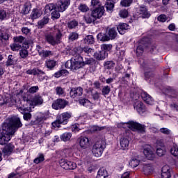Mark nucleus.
Here are the masks:
<instances>
[{"label":"nucleus","mask_w":178,"mask_h":178,"mask_svg":"<svg viewBox=\"0 0 178 178\" xmlns=\"http://www.w3.org/2000/svg\"><path fill=\"white\" fill-rule=\"evenodd\" d=\"M66 105H67V102L65 99H58L54 101L52 104L53 109H63L65 108Z\"/></svg>","instance_id":"f8f14e48"},{"label":"nucleus","mask_w":178,"mask_h":178,"mask_svg":"<svg viewBox=\"0 0 178 178\" xmlns=\"http://www.w3.org/2000/svg\"><path fill=\"white\" fill-rule=\"evenodd\" d=\"M96 178H108V172L104 168H100Z\"/></svg>","instance_id":"c756f323"},{"label":"nucleus","mask_w":178,"mask_h":178,"mask_svg":"<svg viewBox=\"0 0 178 178\" xmlns=\"http://www.w3.org/2000/svg\"><path fill=\"white\" fill-rule=\"evenodd\" d=\"M147 47H148V44H147V39L140 40L136 50L137 56H141L144 53V49H145Z\"/></svg>","instance_id":"1a4fd4ad"},{"label":"nucleus","mask_w":178,"mask_h":178,"mask_svg":"<svg viewBox=\"0 0 178 178\" xmlns=\"http://www.w3.org/2000/svg\"><path fill=\"white\" fill-rule=\"evenodd\" d=\"M143 172L146 176H148V175H152V173L154 172V165L152 164H145L143 165Z\"/></svg>","instance_id":"393cba45"},{"label":"nucleus","mask_w":178,"mask_h":178,"mask_svg":"<svg viewBox=\"0 0 178 178\" xmlns=\"http://www.w3.org/2000/svg\"><path fill=\"white\" fill-rule=\"evenodd\" d=\"M70 5V0H60L56 5L58 12H65Z\"/></svg>","instance_id":"ddd939ff"},{"label":"nucleus","mask_w":178,"mask_h":178,"mask_svg":"<svg viewBox=\"0 0 178 178\" xmlns=\"http://www.w3.org/2000/svg\"><path fill=\"white\" fill-rule=\"evenodd\" d=\"M41 17V12H40V10L35 9L32 11L31 14V18L34 20L35 19H38V17Z\"/></svg>","instance_id":"f704fd0d"},{"label":"nucleus","mask_w":178,"mask_h":178,"mask_svg":"<svg viewBox=\"0 0 178 178\" xmlns=\"http://www.w3.org/2000/svg\"><path fill=\"white\" fill-rule=\"evenodd\" d=\"M79 145L81 148H83V149H86V148H88V147L90 146V140H88V138L81 136L80 138Z\"/></svg>","instance_id":"aec40b11"},{"label":"nucleus","mask_w":178,"mask_h":178,"mask_svg":"<svg viewBox=\"0 0 178 178\" xmlns=\"http://www.w3.org/2000/svg\"><path fill=\"white\" fill-rule=\"evenodd\" d=\"M38 90H40V88L38 86H32L29 89L28 92L30 94H35V92H37Z\"/></svg>","instance_id":"69168bd1"},{"label":"nucleus","mask_w":178,"mask_h":178,"mask_svg":"<svg viewBox=\"0 0 178 178\" xmlns=\"http://www.w3.org/2000/svg\"><path fill=\"white\" fill-rule=\"evenodd\" d=\"M120 144L122 149L124 150L129 148L130 142L129 141V138L127 137H122L120 138Z\"/></svg>","instance_id":"5701e85b"},{"label":"nucleus","mask_w":178,"mask_h":178,"mask_svg":"<svg viewBox=\"0 0 178 178\" xmlns=\"http://www.w3.org/2000/svg\"><path fill=\"white\" fill-rule=\"evenodd\" d=\"M143 154L149 161H153V159L155 158V153H154L152 147H151V145H148L144 148Z\"/></svg>","instance_id":"4468645a"},{"label":"nucleus","mask_w":178,"mask_h":178,"mask_svg":"<svg viewBox=\"0 0 178 178\" xmlns=\"http://www.w3.org/2000/svg\"><path fill=\"white\" fill-rule=\"evenodd\" d=\"M81 64H82V67H83V66H86V65H91V63H92L93 60L92 58H85V60H83V57L81 56Z\"/></svg>","instance_id":"5fc2aeb1"},{"label":"nucleus","mask_w":178,"mask_h":178,"mask_svg":"<svg viewBox=\"0 0 178 178\" xmlns=\"http://www.w3.org/2000/svg\"><path fill=\"white\" fill-rule=\"evenodd\" d=\"M31 6L30 3H26L24 5L23 9L22 10V13L23 15H28V13H30Z\"/></svg>","instance_id":"ea45409f"},{"label":"nucleus","mask_w":178,"mask_h":178,"mask_svg":"<svg viewBox=\"0 0 178 178\" xmlns=\"http://www.w3.org/2000/svg\"><path fill=\"white\" fill-rule=\"evenodd\" d=\"M13 148L15 147L12 144H8L7 145L5 146V147L3 149V153L4 155H10L12 152H13Z\"/></svg>","instance_id":"a878e982"},{"label":"nucleus","mask_w":178,"mask_h":178,"mask_svg":"<svg viewBox=\"0 0 178 178\" xmlns=\"http://www.w3.org/2000/svg\"><path fill=\"white\" fill-rule=\"evenodd\" d=\"M118 127H123L124 129L128 127V129H131V130H137L139 131V133H144L145 131V127L144 125L134 121H129L128 122H120L118 124Z\"/></svg>","instance_id":"39448f33"},{"label":"nucleus","mask_w":178,"mask_h":178,"mask_svg":"<svg viewBox=\"0 0 178 178\" xmlns=\"http://www.w3.org/2000/svg\"><path fill=\"white\" fill-rule=\"evenodd\" d=\"M79 39V33L76 32H72L68 35V41L70 42H73V41H76V40Z\"/></svg>","instance_id":"72a5a7b5"},{"label":"nucleus","mask_w":178,"mask_h":178,"mask_svg":"<svg viewBox=\"0 0 178 178\" xmlns=\"http://www.w3.org/2000/svg\"><path fill=\"white\" fill-rule=\"evenodd\" d=\"M70 95L71 98L81 97V95H83V88H81V87L73 88L70 92Z\"/></svg>","instance_id":"f3484780"},{"label":"nucleus","mask_w":178,"mask_h":178,"mask_svg":"<svg viewBox=\"0 0 178 178\" xmlns=\"http://www.w3.org/2000/svg\"><path fill=\"white\" fill-rule=\"evenodd\" d=\"M19 55L21 58H22L23 59H25V58H27V56H29V51L26 49H22L19 51Z\"/></svg>","instance_id":"052dcab7"},{"label":"nucleus","mask_w":178,"mask_h":178,"mask_svg":"<svg viewBox=\"0 0 178 178\" xmlns=\"http://www.w3.org/2000/svg\"><path fill=\"white\" fill-rule=\"evenodd\" d=\"M97 40H99V41H102L103 42H105V41H109V40L111 39L109 38L108 33H99L97 35Z\"/></svg>","instance_id":"473e14b6"},{"label":"nucleus","mask_w":178,"mask_h":178,"mask_svg":"<svg viewBox=\"0 0 178 178\" xmlns=\"http://www.w3.org/2000/svg\"><path fill=\"white\" fill-rule=\"evenodd\" d=\"M79 26V22L76 20H72L68 22V29H76Z\"/></svg>","instance_id":"4d7b16f0"},{"label":"nucleus","mask_w":178,"mask_h":178,"mask_svg":"<svg viewBox=\"0 0 178 178\" xmlns=\"http://www.w3.org/2000/svg\"><path fill=\"white\" fill-rule=\"evenodd\" d=\"M16 62H17V60H16V57L13 55H9L6 65V66H13L16 65Z\"/></svg>","instance_id":"cd10ccee"},{"label":"nucleus","mask_w":178,"mask_h":178,"mask_svg":"<svg viewBox=\"0 0 178 178\" xmlns=\"http://www.w3.org/2000/svg\"><path fill=\"white\" fill-rule=\"evenodd\" d=\"M111 92V87L109 86H104L102 90V95H108Z\"/></svg>","instance_id":"6e6d98bb"},{"label":"nucleus","mask_w":178,"mask_h":178,"mask_svg":"<svg viewBox=\"0 0 178 178\" xmlns=\"http://www.w3.org/2000/svg\"><path fill=\"white\" fill-rule=\"evenodd\" d=\"M163 92H165V94H168V95L172 96V98H176L177 97V91L170 86H167L166 88H165L163 89Z\"/></svg>","instance_id":"a211bd4d"},{"label":"nucleus","mask_w":178,"mask_h":178,"mask_svg":"<svg viewBox=\"0 0 178 178\" xmlns=\"http://www.w3.org/2000/svg\"><path fill=\"white\" fill-rule=\"evenodd\" d=\"M142 99L147 104V105H152L154 104V99L151 95H148L147 92L143 90L140 93Z\"/></svg>","instance_id":"2eb2a0df"},{"label":"nucleus","mask_w":178,"mask_h":178,"mask_svg":"<svg viewBox=\"0 0 178 178\" xmlns=\"http://www.w3.org/2000/svg\"><path fill=\"white\" fill-rule=\"evenodd\" d=\"M138 13L140 15L139 17H143V19H147L151 16L146 7H140Z\"/></svg>","instance_id":"4be33fe9"},{"label":"nucleus","mask_w":178,"mask_h":178,"mask_svg":"<svg viewBox=\"0 0 178 178\" xmlns=\"http://www.w3.org/2000/svg\"><path fill=\"white\" fill-rule=\"evenodd\" d=\"M46 41L51 45L55 46L60 44L62 40V32L55 29L52 32L47 33L45 35Z\"/></svg>","instance_id":"f03ea898"},{"label":"nucleus","mask_w":178,"mask_h":178,"mask_svg":"<svg viewBox=\"0 0 178 178\" xmlns=\"http://www.w3.org/2000/svg\"><path fill=\"white\" fill-rule=\"evenodd\" d=\"M159 131L163 134H165L166 136H169L170 134V130L168 128H161Z\"/></svg>","instance_id":"774afa93"},{"label":"nucleus","mask_w":178,"mask_h":178,"mask_svg":"<svg viewBox=\"0 0 178 178\" xmlns=\"http://www.w3.org/2000/svg\"><path fill=\"white\" fill-rule=\"evenodd\" d=\"M95 39L94 36L92 35H87L84 39H83V42L84 44H92L95 42Z\"/></svg>","instance_id":"c9c22d12"},{"label":"nucleus","mask_w":178,"mask_h":178,"mask_svg":"<svg viewBox=\"0 0 178 178\" xmlns=\"http://www.w3.org/2000/svg\"><path fill=\"white\" fill-rule=\"evenodd\" d=\"M138 63L142 67H143V69H145V70H148V69L151 67V64L149 63V61L143 58H139Z\"/></svg>","instance_id":"b1692460"},{"label":"nucleus","mask_w":178,"mask_h":178,"mask_svg":"<svg viewBox=\"0 0 178 178\" xmlns=\"http://www.w3.org/2000/svg\"><path fill=\"white\" fill-rule=\"evenodd\" d=\"M40 56L42 58H48V56H51L52 55V51L48 50H42V52H40Z\"/></svg>","instance_id":"3c124183"},{"label":"nucleus","mask_w":178,"mask_h":178,"mask_svg":"<svg viewBox=\"0 0 178 178\" xmlns=\"http://www.w3.org/2000/svg\"><path fill=\"white\" fill-rule=\"evenodd\" d=\"M129 165L131 168H137L140 165V161L137 159L132 158L129 161Z\"/></svg>","instance_id":"de8ad7c7"},{"label":"nucleus","mask_w":178,"mask_h":178,"mask_svg":"<svg viewBox=\"0 0 178 178\" xmlns=\"http://www.w3.org/2000/svg\"><path fill=\"white\" fill-rule=\"evenodd\" d=\"M105 6H106V10H113V8H115V4H113V1L111 0H107L106 1Z\"/></svg>","instance_id":"37998d69"},{"label":"nucleus","mask_w":178,"mask_h":178,"mask_svg":"<svg viewBox=\"0 0 178 178\" xmlns=\"http://www.w3.org/2000/svg\"><path fill=\"white\" fill-rule=\"evenodd\" d=\"M56 9H58V8L55 3H48L44 7V13H46L47 15H51V13H52V12L56 10Z\"/></svg>","instance_id":"412c9836"},{"label":"nucleus","mask_w":178,"mask_h":178,"mask_svg":"<svg viewBox=\"0 0 178 178\" xmlns=\"http://www.w3.org/2000/svg\"><path fill=\"white\" fill-rule=\"evenodd\" d=\"M13 40L15 42L22 44H23V41H24V38L23 36H17V37H14Z\"/></svg>","instance_id":"13d9d810"},{"label":"nucleus","mask_w":178,"mask_h":178,"mask_svg":"<svg viewBox=\"0 0 178 178\" xmlns=\"http://www.w3.org/2000/svg\"><path fill=\"white\" fill-rule=\"evenodd\" d=\"M23 126L20 118L16 116L11 117L4 121L0 129V145H5L10 141L12 136Z\"/></svg>","instance_id":"f257e3e1"},{"label":"nucleus","mask_w":178,"mask_h":178,"mask_svg":"<svg viewBox=\"0 0 178 178\" xmlns=\"http://www.w3.org/2000/svg\"><path fill=\"white\" fill-rule=\"evenodd\" d=\"M44 100L40 95H35L33 98L27 100V103L30 106H37V105H42Z\"/></svg>","instance_id":"9d476101"},{"label":"nucleus","mask_w":178,"mask_h":178,"mask_svg":"<svg viewBox=\"0 0 178 178\" xmlns=\"http://www.w3.org/2000/svg\"><path fill=\"white\" fill-rule=\"evenodd\" d=\"M78 9H79V10H80V12H82L83 13H86V12H88V10H90V8H88V6L87 5L83 4V3H81L78 6Z\"/></svg>","instance_id":"a18cd8bd"},{"label":"nucleus","mask_w":178,"mask_h":178,"mask_svg":"<svg viewBox=\"0 0 178 178\" xmlns=\"http://www.w3.org/2000/svg\"><path fill=\"white\" fill-rule=\"evenodd\" d=\"M147 48H149V51L151 54H156L158 52V49H156V46L152 45L151 44V40H149V43H147Z\"/></svg>","instance_id":"58836bf2"},{"label":"nucleus","mask_w":178,"mask_h":178,"mask_svg":"<svg viewBox=\"0 0 178 178\" xmlns=\"http://www.w3.org/2000/svg\"><path fill=\"white\" fill-rule=\"evenodd\" d=\"M84 19H85V22H86V23L88 24H91V23H94V22H95V19H94V17L92 16V14L90 15H86L84 16Z\"/></svg>","instance_id":"a19ab883"},{"label":"nucleus","mask_w":178,"mask_h":178,"mask_svg":"<svg viewBox=\"0 0 178 178\" xmlns=\"http://www.w3.org/2000/svg\"><path fill=\"white\" fill-rule=\"evenodd\" d=\"M60 166L65 170H74L77 168V164L72 161H69L67 160L61 159L60 161Z\"/></svg>","instance_id":"0eeeda50"},{"label":"nucleus","mask_w":178,"mask_h":178,"mask_svg":"<svg viewBox=\"0 0 178 178\" xmlns=\"http://www.w3.org/2000/svg\"><path fill=\"white\" fill-rule=\"evenodd\" d=\"M120 17H123L124 19L129 16V12L127 10H121L119 13Z\"/></svg>","instance_id":"338daca9"},{"label":"nucleus","mask_w":178,"mask_h":178,"mask_svg":"<svg viewBox=\"0 0 178 178\" xmlns=\"http://www.w3.org/2000/svg\"><path fill=\"white\" fill-rule=\"evenodd\" d=\"M17 109L19 112L24 115L23 118L25 120H30L31 119V113H30V111H31V108H26L24 106L17 105Z\"/></svg>","instance_id":"6e6552de"},{"label":"nucleus","mask_w":178,"mask_h":178,"mask_svg":"<svg viewBox=\"0 0 178 178\" xmlns=\"http://www.w3.org/2000/svg\"><path fill=\"white\" fill-rule=\"evenodd\" d=\"M48 23H49V17H48V16H44L42 19L38 21V29H42L45 24H48Z\"/></svg>","instance_id":"c85d7f7f"},{"label":"nucleus","mask_w":178,"mask_h":178,"mask_svg":"<svg viewBox=\"0 0 178 178\" xmlns=\"http://www.w3.org/2000/svg\"><path fill=\"white\" fill-rule=\"evenodd\" d=\"M9 13L5 10H0V22H3V20H8V15Z\"/></svg>","instance_id":"4c0bfd02"},{"label":"nucleus","mask_w":178,"mask_h":178,"mask_svg":"<svg viewBox=\"0 0 178 178\" xmlns=\"http://www.w3.org/2000/svg\"><path fill=\"white\" fill-rule=\"evenodd\" d=\"M46 66L47 69H54L56 66V61L54 60H49L46 61Z\"/></svg>","instance_id":"79ce46f5"},{"label":"nucleus","mask_w":178,"mask_h":178,"mask_svg":"<svg viewBox=\"0 0 178 178\" xmlns=\"http://www.w3.org/2000/svg\"><path fill=\"white\" fill-rule=\"evenodd\" d=\"M72 118V114L69 113H63L58 115L56 120L52 122L53 127H60V124H67V120Z\"/></svg>","instance_id":"423d86ee"},{"label":"nucleus","mask_w":178,"mask_h":178,"mask_svg":"<svg viewBox=\"0 0 178 178\" xmlns=\"http://www.w3.org/2000/svg\"><path fill=\"white\" fill-rule=\"evenodd\" d=\"M101 48H102V51H111V49H112V44H102L101 46Z\"/></svg>","instance_id":"bf43d9fd"},{"label":"nucleus","mask_w":178,"mask_h":178,"mask_svg":"<svg viewBox=\"0 0 178 178\" xmlns=\"http://www.w3.org/2000/svg\"><path fill=\"white\" fill-rule=\"evenodd\" d=\"M81 61V56L76 54L74 58L65 63V67L66 69H70L72 72H76V70L83 67Z\"/></svg>","instance_id":"7ed1b4c3"},{"label":"nucleus","mask_w":178,"mask_h":178,"mask_svg":"<svg viewBox=\"0 0 178 178\" xmlns=\"http://www.w3.org/2000/svg\"><path fill=\"white\" fill-rule=\"evenodd\" d=\"M42 120H44V117L38 116L35 121H31V124H39V123H41Z\"/></svg>","instance_id":"e2e57ef3"},{"label":"nucleus","mask_w":178,"mask_h":178,"mask_svg":"<svg viewBox=\"0 0 178 178\" xmlns=\"http://www.w3.org/2000/svg\"><path fill=\"white\" fill-rule=\"evenodd\" d=\"M105 148H106V142H105V139H99L92 146V154L94 155V156H96V158H99V156H102V153L104 152V149H105Z\"/></svg>","instance_id":"20e7f679"},{"label":"nucleus","mask_w":178,"mask_h":178,"mask_svg":"<svg viewBox=\"0 0 178 178\" xmlns=\"http://www.w3.org/2000/svg\"><path fill=\"white\" fill-rule=\"evenodd\" d=\"M108 56V53L106 51L102 50L99 52H95L94 54V58L97 59V60H104L105 58Z\"/></svg>","instance_id":"6ab92c4d"},{"label":"nucleus","mask_w":178,"mask_h":178,"mask_svg":"<svg viewBox=\"0 0 178 178\" xmlns=\"http://www.w3.org/2000/svg\"><path fill=\"white\" fill-rule=\"evenodd\" d=\"M79 102L80 105H83V106H90L91 105L90 100L85 98L79 99Z\"/></svg>","instance_id":"c03bdc74"},{"label":"nucleus","mask_w":178,"mask_h":178,"mask_svg":"<svg viewBox=\"0 0 178 178\" xmlns=\"http://www.w3.org/2000/svg\"><path fill=\"white\" fill-rule=\"evenodd\" d=\"M82 53L86 54L88 56H92L94 54V50L89 47H85L82 49Z\"/></svg>","instance_id":"e433bc0d"},{"label":"nucleus","mask_w":178,"mask_h":178,"mask_svg":"<svg viewBox=\"0 0 178 178\" xmlns=\"http://www.w3.org/2000/svg\"><path fill=\"white\" fill-rule=\"evenodd\" d=\"M172 155L174 156H178V147L177 145L174 144L170 149Z\"/></svg>","instance_id":"864d4df0"},{"label":"nucleus","mask_w":178,"mask_h":178,"mask_svg":"<svg viewBox=\"0 0 178 178\" xmlns=\"http://www.w3.org/2000/svg\"><path fill=\"white\" fill-rule=\"evenodd\" d=\"M104 68L108 70L112 69V67H115V63L113 61H106L104 64Z\"/></svg>","instance_id":"8fccbe9b"},{"label":"nucleus","mask_w":178,"mask_h":178,"mask_svg":"<svg viewBox=\"0 0 178 178\" xmlns=\"http://www.w3.org/2000/svg\"><path fill=\"white\" fill-rule=\"evenodd\" d=\"M129 29V25L125 23L120 24L118 27L117 30L120 33V34H124L126 33V30Z\"/></svg>","instance_id":"bb28decb"},{"label":"nucleus","mask_w":178,"mask_h":178,"mask_svg":"<svg viewBox=\"0 0 178 178\" xmlns=\"http://www.w3.org/2000/svg\"><path fill=\"white\" fill-rule=\"evenodd\" d=\"M104 13H105V8L104 6L97 7L91 13L92 17L96 20L97 19H101L102 16H104Z\"/></svg>","instance_id":"9b49d317"},{"label":"nucleus","mask_w":178,"mask_h":178,"mask_svg":"<svg viewBox=\"0 0 178 178\" xmlns=\"http://www.w3.org/2000/svg\"><path fill=\"white\" fill-rule=\"evenodd\" d=\"M10 48L12 51H19V49H22V44L15 42L13 44L10 45Z\"/></svg>","instance_id":"09e8293b"},{"label":"nucleus","mask_w":178,"mask_h":178,"mask_svg":"<svg viewBox=\"0 0 178 178\" xmlns=\"http://www.w3.org/2000/svg\"><path fill=\"white\" fill-rule=\"evenodd\" d=\"M59 10L56 9L54 10L53 12H51V19L53 20H56V19H59V17H60V14L59 13Z\"/></svg>","instance_id":"49530a36"},{"label":"nucleus","mask_w":178,"mask_h":178,"mask_svg":"<svg viewBox=\"0 0 178 178\" xmlns=\"http://www.w3.org/2000/svg\"><path fill=\"white\" fill-rule=\"evenodd\" d=\"M107 35H108V38H110V40H115V38H116V35H118V32H116V29L115 28H111L107 32Z\"/></svg>","instance_id":"7c9ffc66"},{"label":"nucleus","mask_w":178,"mask_h":178,"mask_svg":"<svg viewBox=\"0 0 178 178\" xmlns=\"http://www.w3.org/2000/svg\"><path fill=\"white\" fill-rule=\"evenodd\" d=\"M132 2H133V0H122L120 3L122 6L127 7V6H130Z\"/></svg>","instance_id":"680f3d73"},{"label":"nucleus","mask_w":178,"mask_h":178,"mask_svg":"<svg viewBox=\"0 0 178 178\" xmlns=\"http://www.w3.org/2000/svg\"><path fill=\"white\" fill-rule=\"evenodd\" d=\"M60 138L61 141H64L65 143H66L67 141H70L72 138V133L65 132L60 136Z\"/></svg>","instance_id":"2f4dec72"},{"label":"nucleus","mask_w":178,"mask_h":178,"mask_svg":"<svg viewBox=\"0 0 178 178\" xmlns=\"http://www.w3.org/2000/svg\"><path fill=\"white\" fill-rule=\"evenodd\" d=\"M157 20L159 22H161V23H165V22H166L168 20V17H166V15L162 14V15H160L157 17Z\"/></svg>","instance_id":"0e129e2a"},{"label":"nucleus","mask_w":178,"mask_h":178,"mask_svg":"<svg viewBox=\"0 0 178 178\" xmlns=\"http://www.w3.org/2000/svg\"><path fill=\"white\" fill-rule=\"evenodd\" d=\"M134 108L140 114L144 113V112H145L146 111L145 105H144L143 102H140V101L135 102L134 104Z\"/></svg>","instance_id":"dca6fc26"},{"label":"nucleus","mask_w":178,"mask_h":178,"mask_svg":"<svg viewBox=\"0 0 178 178\" xmlns=\"http://www.w3.org/2000/svg\"><path fill=\"white\" fill-rule=\"evenodd\" d=\"M45 161V159L44 158V154H40L38 156L34 159L33 162L34 163L38 164L40 163V162H44Z\"/></svg>","instance_id":"603ef678"}]
</instances>
